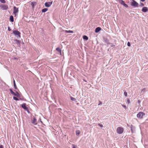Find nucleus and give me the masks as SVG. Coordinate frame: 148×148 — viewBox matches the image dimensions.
Returning <instances> with one entry per match:
<instances>
[{
	"mask_svg": "<svg viewBox=\"0 0 148 148\" xmlns=\"http://www.w3.org/2000/svg\"><path fill=\"white\" fill-rule=\"evenodd\" d=\"M16 42L17 44H20V41L19 40H16Z\"/></svg>",
	"mask_w": 148,
	"mask_h": 148,
	"instance_id": "nucleus-28",
	"label": "nucleus"
},
{
	"mask_svg": "<svg viewBox=\"0 0 148 148\" xmlns=\"http://www.w3.org/2000/svg\"><path fill=\"white\" fill-rule=\"evenodd\" d=\"M127 101L128 103H130V101L129 99H128Z\"/></svg>",
	"mask_w": 148,
	"mask_h": 148,
	"instance_id": "nucleus-38",
	"label": "nucleus"
},
{
	"mask_svg": "<svg viewBox=\"0 0 148 148\" xmlns=\"http://www.w3.org/2000/svg\"><path fill=\"white\" fill-rule=\"evenodd\" d=\"M123 5H124L125 7L126 8L128 7V5L127 4H125V3Z\"/></svg>",
	"mask_w": 148,
	"mask_h": 148,
	"instance_id": "nucleus-27",
	"label": "nucleus"
},
{
	"mask_svg": "<svg viewBox=\"0 0 148 148\" xmlns=\"http://www.w3.org/2000/svg\"><path fill=\"white\" fill-rule=\"evenodd\" d=\"M145 115V114L143 112H140L137 115V117L140 119L143 118V116Z\"/></svg>",
	"mask_w": 148,
	"mask_h": 148,
	"instance_id": "nucleus-4",
	"label": "nucleus"
},
{
	"mask_svg": "<svg viewBox=\"0 0 148 148\" xmlns=\"http://www.w3.org/2000/svg\"><path fill=\"white\" fill-rule=\"evenodd\" d=\"M127 45L128 46L130 47V43L129 42H128L127 43Z\"/></svg>",
	"mask_w": 148,
	"mask_h": 148,
	"instance_id": "nucleus-31",
	"label": "nucleus"
},
{
	"mask_svg": "<svg viewBox=\"0 0 148 148\" xmlns=\"http://www.w3.org/2000/svg\"><path fill=\"white\" fill-rule=\"evenodd\" d=\"M124 95L125 96H126V97L127 96V92L126 91H125L124 92Z\"/></svg>",
	"mask_w": 148,
	"mask_h": 148,
	"instance_id": "nucleus-26",
	"label": "nucleus"
},
{
	"mask_svg": "<svg viewBox=\"0 0 148 148\" xmlns=\"http://www.w3.org/2000/svg\"><path fill=\"white\" fill-rule=\"evenodd\" d=\"M101 29V28L99 27H97L96 28L95 30V32L96 33L99 32Z\"/></svg>",
	"mask_w": 148,
	"mask_h": 148,
	"instance_id": "nucleus-11",
	"label": "nucleus"
},
{
	"mask_svg": "<svg viewBox=\"0 0 148 148\" xmlns=\"http://www.w3.org/2000/svg\"><path fill=\"white\" fill-rule=\"evenodd\" d=\"M98 125L100 126L101 127H103V125L102 124H98Z\"/></svg>",
	"mask_w": 148,
	"mask_h": 148,
	"instance_id": "nucleus-30",
	"label": "nucleus"
},
{
	"mask_svg": "<svg viewBox=\"0 0 148 148\" xmlns=\"http://www.w3.org/2000/svg\"><path fill=\"white\" fill-rule=\"evenodd\" d=\"M15 95L14 96H16V97H20V95L19 94V93L18 92L16 91V93H15Z\"/></svg>",
	"mask_w": 148,
	"mask_h": 148,
	"instance_id": "nucleus-17",
	"label": "nucleus"
},
{
	"mask_svg": "<svg viewBox=\"0 0 148 148\" xmlns=\"http://www.w3.org/2000/svg\"><path fill=\"white\" fill-rule=\"evenodd\" d=\"M32 123L35 125L37 124V121L35 117H34L33 119L32 120Z\"/></svg>",
	"mask_w": 148,
	"mask_h": 148,
	"instance_id": "nucleus-7",
	"label": "nucleus"
},
{
	"mask_svg": "<svg viewBox=\"0 0 148 148\" xmlns=\"http://www.w3.org/2000/svg\"><path fill=\"white\" fill-rule=\"evenodd\" d=\"M131 130L132 131V133H133L134 131V130L132 127H131Z\"/></svg>",
	"mask_w": 148,
	"mask_h": 148,
	"instance_id": "nucleus-29",
	"label": "nucleus"
},
{
	"mask_svg": "<svg viewBox=\"0 0 148 148\" xmlns=\"http://www.w3.org/2000/svg\"><path fill=\"white\" fill-rule=\"evenodd\" d=\"M1 8L3 10H6L8 8V6L6 5H2Z\"/></svg>",
	"mask_w": 148,
	"mask_h": 148,
	"instance_id": "nucleus-8",
	"label": "nucleus"
},
{
	"mask_svg": "<svg viewBox=\"0 0 148 148\" xmlns=\"http://www.w3.org/2000/svg\"><path fill=\"white\" fill-rule=\"evenodd\" d=\"M122 106L124 108H126V106H125V105H122Z\"/></svg>",
	"mask_w": 148,
	"mask_h": 148,
	"instance_id": "nucleus-35",
	"label": "nucleus"
},
{
	"mask_svg": "<svg viewBox=\"0 0 148 148\" xmlns=\"http://www.w3.org/2000/svg\"><path fill=\"white\" fill-rule=\"evenodd\" d=\"M73 148H76L74 146L73 147Z\"/></svg>",
	"mask_w": 148,
	"mask_h": 148,
	"instance_id": "nucleus-43",
	"label": "nucleus"
},
{
	"mask_svg": "<svg viewBox=\"0 0 148 148\" xmlns=\"http://www.w3.org/2000/svg\"><path fill=\"white\" fill-rule=\"evenodd\" d=\"M64 32L66 33H73V31L70 30H68V31L65 30V31H64Z\"/></svg>",
	"mask_w": 148,
	"mask_h": 148,
	"instance_id": "nucleus-14",
	"label": "nucleus"
},
{
	"mask_svg": "<svg viewBox=\"0 0 148 148\" xmlns=\"http://www.w3.org/2000/svg\"><path fill=\"white\" fill-rule=\"evenodd\" d=\"M26 104L24 103L21 105V107L24 110H26L28 113H29V111L28 108L26 106Z\"/></svg>",
	"mask_w": 148,
	"mask_h": 148,
	"instance_id": "nucleus-5",
	"label": "nucleus"
},
{
	"mask_svg": "<svg viewBox=\"0 0 148 148\" xmlns=\"http://www.w3.org/2000/svg\"><path fill=\"white\" fill-rule=\"evenodd\" d=\"M145 0H140V1L142 2L144 1Z\"/></svg>",
	"mask_w": 148,
	"mask_h": 148,
	"instance_id": "nucleus-40",
	"label": "nucleus"
},
{
	"mask_svg": "<svg viewBox=\"0 0 148 148\" xmlns=\"http://www.w3.org/2000/svg\"><path fill=\"white\" fill-rule=\"evenodd\" d=\"M14 34L17 37L20 38L21 33L19 31L17 30L14 31L13 32Z\"/></svg>",
	"mask_w": 148,
	"mask_h": 148,
	"instance_id": "nucleus-3",
	"label": "nucleus"
},
{
	"mask_svg": "<svg viewBox=\"0 0 148 148\" xmlns=\"http://www.w3.org/2000/svg\"><path fill=\"white\" fill-rule=\"evenodd\" d=\"M131 5L133 7H138L139 4L138 3L134 0H132L131 2Z\"/></svg>",
	"mask_w": 148,
	"mask_h": 148,
	"instance_id": "nucleus-2",
	"label": "nucleus"
},
{
	"mask_svg": "<svg viewBox=\"0 0 148 148\" xmlns=\"http://www.w3.org/2000/svg\"><path fill=\"white\" fill-rule=\"evenodd\" d=\"M11 29H10V28L9 27H8V30L9 31H10Z\"/></svg>",
	"mask_w": 148,
	"mask_h": 148,
	"instance_id": "nucleus-32",
	"label": "nucleus"
},
{
	"mask_svg": "<svg viewBox=\"0 0 148 148\" xmlns=\"http://www.w3.org/2000/svg\"><path fill=\"white\" fill-rule=\"evenodd\" d=\"M142 11L144 12H146L148 11V8L146 7H143L142 9Z\"/></svg>",
	"mask_w": 148,
	"mask_h": 148,
	"instance_id": "nucleus-10",
	"label": "nucleus"
},
{
	"mask_svg": "<svg viewBox=\"0 0 148 148\" xmlns=\"http://www.w3.org/2000/svg\"><path fill=\"white\" fill-rule=\"evenodd\" d=\"M15 93L14 92V93L12 94L14 95H15Z\"/></svg>",
	"mask_w": 148,
	"mask_h": 148,
	"instance_id": "nucleus-42",
	"label": "nucleus"
},
{
	"mask_svg": "<svg viewBox=\"0 0 148 148\" xmlns=\"http://www.w3.org/2000/svg\"><path fill=\"white\" fill-rule=\"evenodd\" d=\"M123 129L121 127H118L116 129L117 132L119 134H121L123 132Z\"/></svg>",
	"mask_w": 148,
	"mask_h": 148,
	"instance_id": "nucleus-1",
	"label": "nucleus"
},
{
	"mask_svg": "<svg viewBox=\"0 0 148 148\" xmlns=\"http://www.w3.org/2000/svg\"><path fill=\"white\" fill-rule=\"evenodd\" d=\"M0 148H3V146L2 145H0Z\"/></svg>",
	"mask_w": 148,
	"mask_h": 148,
	"instance_id": "nucleus-36",
	"label": "nucleus"
},
{
	"mask_svg": "<svg viewBox=\"0 0 148 148\" xmlns=\"http://www.w3.org/2000/svg\"><path fill=\"white\" fill-rule=\"evenodd\" d=\"M80 131L79 130H77L76 131V133L77 136H78L80 134Z\"/></svg>",
	"mask_w": 148,
	"mask_h": 148,
	"instance_id": "nucleus-18",
	"label": "nucleus"
},
{
	"mask_svg": "<svg viewBox=\"0 0 148 148\" xmlns=\"http://www.w3.org/2000/svg\"><path fill=\"white\" fill-rule=\"evenodd\" d=\"M13 83H14V88L15 89H17V88L16 86L15 81L14 80Z\"/></svg>",
	"mask_w": 148,
	"mask_h": 148,
	"instance_id": "nucleus-19",
	"label": "nucleus"
},
{
	"mask_svg": "<svg viewBox=\"0 0 148 148\" xmlns=\"http://www.w3.org/2000/svg\"><path fill=\"white\" fill-rule=\"evenodd\" d=\"M71 100L72 101H76V99L75 98H73V97H71Z\"/></svg>",
	"mask_w": 148,
	"mask_h": 148,
	"instance_id": "nucleus-21",
	"label": "nucleus"
},
{
	"mask_svg": "<svg viewBox=\"0 0 148 148\" xmlns=\"http://www.w3.org/2000/svg\"><path fill=\"white\" fill-rule=\"evenodd\" d=\"M18 8L15 6H14V11H13V13L14 14H16L18 12Z\"/></svg>",
	"mask_w": 148,
	"mask_h": 148,
	"instance_id": "nucleus-9",
	"label": "nucleus"
},
{
	"mask_svg": "<svg viewBox=\"0 0 148 148\" xmlns=\"http://www.w3.org/2000/svg\"><path fill=\"white\" fill-rule=\"evenodd\" d=\"M10 19L11 22H13L14 21V18L13 16H10Z\"/></svg>",
	"mask_w": 148,
	"mask_h": 148,
	"instance_id": "nucleus-13",
	"label": "nucleus"
},
{
	"mask_svg": "<svg viewBox=\"0 0 148 148\" xmlns=\"http://www.w3.org/2000/svg\"><path fill=\"white\" fill-rule=\"evenodd\" d=\"M145 92V89H143L142 90V92Z\"/></svg>",
	"mask_w": 148,
	"mask_h": 148,
	"instance_id": "nucleus-33",
	"label": "nucleus"
},
{
	"mask_svg": "<svg viewBox=\"0 0 148 148\" xmlns=\"http://www.w3.org/2000/svg\"><path fill=\"white\" fill-rule=\"evenodd\" d=\"M47 10L48 9L47 8H44L42 10V12H45L47 11Z\"/></svg>",
	"mask_w": 148,
	"mask_h": 148,
	"instance_id": "nucleus-20",
	"label": "nucleus"
},
{
	"mask_svg": "<svg viewBox=\"0 0 148 148\" xmlns=\"http://www.w3.org/2000/svg\"><path fill=\"white\" fill-rule=\"evenodd\" d=\"M140 100H138V103H140Z\"/></svg>",
	"mask_w": 148,
	"mask_h": 148,
	"instance_id": "nucleus-41",
	"label": "nucleus"
},
{
	"mask_svg": "<svg viewBox=\"0 0 148 148\" xmlns=\"http://www.w3.org/2000/svg\"><path fill=\"white\" fill-rule=\"evenodd\" d=\"M31 6H33V7H34V3H32H32H31Z\"/></svg>",
	"mask_w": 148,
	"mask_h": 148,
	"instance_id": "nucleus-34",
	"label": "nucleus"
},
{
	"mask_svg": "<svg viewBox=\"0 0 148 148\" xmlns=\"http://www.w3.org/2000/svg\"><path fill=\"white\" fill-rule=\"evenodd\" d=\"M65 1H66V0H64Z\"/></svg>",
	"mask_w": 148,
	"mask_h": 148,
	"instance_id": "nucleus-44",
	"label": "nucleus"
},
{
	"mask_svg": "<svg viewBox=\"0 0 148 148\" xmlns=\"http://www.w3.org/2000/svg\"><path fill=\"white\" fill-rule=\"evenodd\" d=\"M99 102H100V103H99L98 105H99L100 104H102V103H101V102L99 101Z\"/></svg>",
	"mask_w": 148,
	"mask_h": 148,
	"instance_id": "nucleus-39",
	"label": "nucleus"
},
{
	"mask_svg": "<svg viewBox=\"0 0 148 148\" xmlns=\"http://www.w3.org/2000/svg\"><path fill=\"white\" fill-rule=\"evenodd\" d=\"M83 38L85 40H87L88 39V37L86 36H83Z\"/></svg>",
	"mask_w": 148,
	"mask_h": 148,
	"instance_id": "nucleus-16",
	"label": "nucleus"
},
{
	"mask_svg": "<svg viewBox=\"0 0 148 148\" xmlns=\"http://www.w3.org/2000/svg\"><path fill=\"white\" fill-rule=\"evenodd\" d=\"M13 99H14L15 100H16V101H17V100H18V99L16 97H13Z\"/></svg>",
	"mask_w": 148,
	"mask_h": 148,
	"instance_id": "nucleus-23",
	"label": "nucleus"
},
{
	"mask_svg": "<svg viewBox=\"0 0 148 148\" xmlns=\"http://www.w3.org/2000/svg\"><path fill=\"white\" fill-rule=\"evenodd\" d=\"M0 1L3 3H5V1L4 0H0Z\"/></svg>",
	"mask_w": 148,
	"mask_h": 148,
	"instance_id": "nucleus-22",
	"label": "nucleus"
},
{
	"mask_svg": "<svg viewBox=\"0 0 148 148\" xmlns=\"http://www.w3.org/2000/svg\"><path fill=\"white\" fill-rule=\"evenodd\" d=\"M111 47H114L115 46V45H113L112 44H111Z\"/></svg>",
	"mask_w": 148,
	"mask_h": 148,
	"instance_id": "nucleus-37",
	"label": "nucleus"
},
{
	"mask_svg": "<svg viewBox=\"0 0 148 148\" xmlns=\"http://www.w3.org/2000/svg\"><path fill=\"white\" fill-rule=\"evenodd\" d=\"M56 50L58 51L61 54V50L58 47L56 49Z\"/></svg>",
	"mask_w": 148,
	"mask_h": 148,
	"instance_id": "nucleus-12",
	"label": "nucleus"
},
{
	"mask_svg": "<svg viewBox=\"0 0 148 148\" xmlns=\"http://www.w3.org/2000/svg\"><path fill=\"white\" fill-rule=\"evenodd\" d=\"M9 90L10 92L11 93L12 95L14 92L13 91V90L11 89H10Z\"/></svg>",
	"mask_w": 148,
	"mask_h": 148,
	"instance_id": "nucleus-24",
	"label": "nucleus"
},
{
	"mask_svg": "<svg viewBox=\"0 0 148 148\" xmlns=\"http://www.w3.org/2000/svg\"><path fill=\"white\" fill-rule=\"evenodd\" d=\"M144 6V4L143 3H140V6L141 7H143Z\"/></svg>",
	"mask_w": 148,
	"mask_h": 148,
	"instance_id": "nucleus-25",
	"label": "nucleus"
},
{
	"mask_svg": "<svg viewBox=\"0 0 148 148\" xmlns=\"http://www.w3.org/2000/svg\"><path fill=\"white\" fill-rule=\"evenodd\" d=\"M52 1L46 2L45 4L46 7H49L51 6L52 3Z\"/></svg>",
	"mask_w": 148,
	"mask_h": 148,
	"instance_id": "nucleus-6",
	"label": "nucleus"
},
{
	"mask_svg": "<svg viewBox=\"0 0 148 148\" xmlns=\"http://www.w3.org/2000/svg\"><path fill=\"white\" fill-rule=\"evenodd\" d=\"M119 3L123 5L125 3L124 1L122 0H119Z\"/></svg>",
	"mask_w": 148,
	"mask_h": 148,
	"instance_id": "nucleus-15",
	"label": "nucleus"
}]
</instances>
